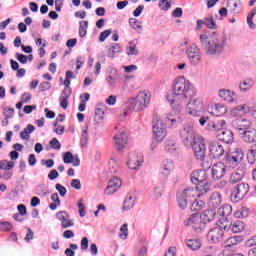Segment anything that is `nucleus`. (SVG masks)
I'll return each instance as SVG.
<instances>
[{
    "instance_id": "obj_1",
    "label": "nucleus",
    "mask_w": 256,
    "mask_h": 256,
    "mask_svg": "<svg viewBox=\"0 0 256 256\" xmlns=\"http://www.w3.org/2000/svg\"><path fill=\"white\" fill-rule=\"evenodd\" d=\"M195 95H197V90L191 85V82L185 80V77H180L174 82L172 93L167 95V101L174 111L181 113L187 99H193Z\"/></svg>"
},
{
    "instance_id": "obj_2",
    "label": "nucleus",
    "mask_w": 256,
    "mask_h": 256,
    "mask_svg": "<svg viewBox=\"0 0 256 256\" xmlns=\"http://www.w3.org/2000/svg\"><path fill=\"white\" fill-rule=\"evenodd\" d=\"M200 43L204 53L209 56L223 55L228 45L227 36L219 32H212L209 36L201 34Z\"/></svg>"
},
{
    "instance_id": "obj_3",
    "label": "nucleus",
    "mask_w": 256,
    "mask_h": 256,
    "mask_svg": "<svg viewBox=\"0 0 256 256\" xmlns=\"http://www.w3.org/2000/svg\"><path fill=\"white\" fill-rule=\"evenodd\" d=\"M151 101V96L147 92H140L136 98H131L124 105L123 115L127 117L130 111H143L149 102Z\"/></svg>"
},
{
    "instance_id": "obj_4",
    "label": "nucleus",
    "mask_w": 256,
    "mask_h": 256,
    "mask_svg": "<svg viewBox=\"0 0 256 256\" xmlns=\"http://www.w3.org/2000/svg\"><path fill=\"white\" fill-rule=\"evenodd\" d=\"M225 120H216L207 124L208 131L215 133L217 139L223 143H233V132L229 129H223L225 127Z\"/></svg>"
},
{
    "instance_id": "obj_5",
    "label": "nucleus",
    "mask_w": 256,
    "mask_h": 256,
    "mask_svg": "<svg viewBox=\"0 0 256 256\" xmlns=\"http://www.w3.org/2000/svg\"><path fill=\"white\" fill-rule=\"evenodd\" d=\"M209 176L205 169L195 170L190 175L191 182L196 185V190L200 195H205L211 191V184H209Z\"/></svg>"
},
{
    "instance_id": "obj_6",
    "label": "nucleus",
    "mask_w": 256,
    "mask_h": 256,
    "mask_svg": "<svg viewBox=\"0 0 256 256\" xmlns=\"http://www.w3.org/2000/svg\"><path fill=\"white\" fill-rule=\"evenodd\" d=\"M197 187H187L181 194L177 196L178 205L180 209H185L188 203H193L195 197H201V192L197 193Z\"/></svg>"
},
{
    "instance_id": "obj_7",
    "label": "nucleus",
    "mask_w": 256,
    "mask_h": 256,
    "mask_svg": "<svg viewBox=\"0 0 256 256\" xmlns=\"http://www.w3.org/2000/svg\"><path fill=\"white\" fill-rule=\"evenodd\" d=\"M152 127L155 141H157V143H161L167 136V129L158 115L153 116Z\"/></svg>"
},
{
    "instance_id": "obj_8",
    "label": "nucleus",
    "mask_w": 256,
    "mask_h": 256,
    "mask_svg": "<svg viewBox=\"0 0 256 256\" xmlns=\"http://www.w3.org/2000/svg\"><path fill=\"white\" fill-rule=\"evenodd\" d=\"M184 225L194 231V233H203V231H205V225L201 222L199 213H194L186 218Z\"/></svg>"
},
{
    "instance_id": "obj_9",
    "label": "nucleus",
    "mask_w": 256,
    "mask_h": 256,
    "mask_svg": "<svg viewBox=\"0 0 256 256\" xmlns=\"http://www.w3.org/2000/svg\"><path fill=\"white\" fill-rule=\"evenodd\" d=\"M192 151L197 161H203L205 159V153L207 148L205 146V140L203 137H195L194 141L191 143Z\"/></svg>"
},
{
    "instance_id": "obj_10",
    "label": "nucleus",
    "mask_w": 256,
    "mask_h": 256,
    "mask_svg": "<svg viewBox=\"0 0 256 256\" xmlns=\"http://www.w3.org/2000/svg\"><path fill=\"white\" fill-rule=\"evenodd\" d=\"M190 101L186 105V111L189 115H193L194 117H199V114L202 111H205V107L203 106V100L196 98H188Z\"/></svg>"
},
{
    "instance_id": "obj_11",
    "label": "nucleus",
    "mask_w": 256,
    "mask_h": 256,
    "mask_svg": "<svg viewBox=\"0 0 256 256\" xmlns=\"http://www.w3.org/2000/svg\"><path fill=\"white\" fill-rule=\"evenodd\" d=\"M247 193H249V184L240 183L234 187L231 193V200L234 201V203H239V201L245 199Z\"/></svg>"
},
{
    "instance_id": "obj_12",
    "label": "nucleus",
    "mask_w": 256,
    "mask_h": 256,
    "mask_svg": "<svg viewBox=\"0 0 256 256\" xmlns=\"http://www.w3.org/2000/svg\"><path fill=\"white\" fill-rule=\"evenodd\" d=\"M180 137L184 141V143H193L195 141V137H201L195 134V127L193 124H185L183 129L180 131Z\"/></svg>"
},
{
    "instance_id": "obj_13",
    "label": "nucleus",
    "mask_w": 256,
    "mask_h": 256,
    "mask_svg": "<svg viewBox=\"0 0 256 256\" xmlns=\"http://www.w3.org/2000/svg\"><path fill=\"white\" fill-rule=\"evenodd\" d=\"M186 55L191 65L197 66L201 63V50L195 44H191L186 49Z\"/></svg>"
},
{
    "instance_id": "obj_14",
    "label": "nucleus",
    "mask_w": 256,
    "mask_h": 256,
    "mask_svg": "<svg viewBox=\"0 0 256 256\" xmlns=\"http://www.w3.org/2000/svg\"><path fill=\"white\" fill-rule=\"evenodd\" d=\"M223 237H225V231H223L221 226L211 228L207 233V240L209 243H221V241H223Z\"/></svg>"
},
{
    "instance_id": "obj_15",
    "label": "nucleus",
    "mask_w": 256,
    "mask_h": 256,
    "mask_svg": "<svg viewBox=\"0 0 256 256\" xmlns=\"http://www.w3.org/2000/svg\"><path fill=\"white\" fill-rule=\"evenodd\" d=\"M252 123L250 120L245 118H235L231 121V126L233 129L238 131L239 135H243L250 127Z\"/></svg>"
},
{
    "instance_id": "obj_16",
    "label": "nucleus",
    "mask_w": 256,
    "mask_h": 256,
    "mask_svg": "<svg viewBox=\"0 0 256 256\" xmlns=\"http://www.w3.org/2000/svg\"><path fill=\"white\" fill-rule=\"evenodd\" d=\"M209 153L212 159H221L225 155V148L219 142H211L209 144Z\"/></svg>"
},
{
    "instance_id": "obj_17",
    "label": "nucleus",
    "mask_w": 256,
    "mask_h": 256,
    "mask_svg": "<svg viewBox=\"0 0 256 256\" xmlns=\"http://www.w3.org/2000/svg\"><path fill=\"white\" fill-rule=\"evenodd\" d=\"M141 163H143V156L137 152H131L128 155V161L127 166L129 169H137L138 167H141Z\"/></svg>"
},
{
    "instance_id": "obj_18",
    "label": "nucleus",
    "mask_w": 256,
    "mask_h": 256,
    "mask_svg": "<svg viewBox=\"0 0 256 256\" xmlns=\"http://www.w3.org/2000/svg\"><path fill=\"white\" fill-rule=\"evenodd\" d=\"M227 171V168L225 167L224 163H216L213 165L212 167V179L214 180H219V179H223V177H225V173Z\"/></svg>"
},
{
    "instance_id": "obj_19",
    "label": "nucleus",
    "mask_w": 256,
    "mask_h": 256,
    "mask_svg": "<svg viewBox=\"0 0 256 256\" xmlns=\"http://www.w3.org/2000/svg\"><path fill=\"white\" fill-rule=\"evenodd\" d=\"M121 187V179L118 177H113L108 182V186L106 187L104 193L106 195H113L116 191H119V188Z\"/></svg>"
},
{
    "instance_id": "obj_20",
    "label": "nucleus",
    "mask_w": 256,
    "mask_h": 256,
    "mask_svg": "<svg viewBox=\"0 0 256 256\" xmlns=\"http://www.w3.org/2000/svg\"><path fill=\"white\" fill-rule=\"evenodd\" d=\"M224 231H231L232 233H242L245 231V223L241 220H234L229 227L225 226Z\"/></svg>"
},
{
    "instance_id": "obj_21",
    "label": "nucleus",
    "mask_w": 256,
    "mask_h": 256,
    "mask_svg": "<svg viewBox=\"0 0 256 256\" xmlns=\"http://www.w3.org/2000/svg\"><path fill=\"white\" fill-rule=\"evenodd\" d=\"M127 133L121 132L114 136L115 145L118 151H123L127 145Z\"/></svg>"
},
{
    "instance_id": "obj_22",
    "label": "nucleus",
    "mask_w": 256,
    "mask_h": 256,
    "mask_svg": "<svg viewBox=\"0 0 256 256\" xmlns=\"http://www.w3.org/2000/svg\"><path fill=\"white\" fill-rule=\"evenodd\" d=\"M200 221L204 225V230L207 229V224L215 220V212L213 210H205L199 214Z\"/></svg>"
},
{
    "instance_id": "obj_23",
    "label": "nucleus",
    "mask_w": 256,
    "mask_h": 256,
    "mask_svg": "<svg viewBox=\"0 0 256 256\" xmlns=\"http://www.w3.org/2000/svg\"><path fill=\"white\" fill-rule=\"evenodd\" d=\"M255 82L251 78H245L239 82V90L241 93H247L253 89Z\"/></svg>"
},
{
    "instance_id": "obj_24",
    "label": "nucleus",
    "mask_w": 256,
    "mask_h": 256,
    "mask_svg": "<svg viewBox=\"0 0 256 256\" xmlns=\"http://www.w3.org/2000/svg\"><path fill=\"white\" fill-rule=\"evenodd\" d=\"M218 95L223 101L226 103H234L235 102V92L231 90L221 89L218 92Z\"/></svg>"
},
{
    "instance_id": "obj_25",
    "label": "nucleus",
    "mask_w": 256,
    "mask_h": 256,
    "mask_svg": "<svg viewBox=\"0 0 256 256\" xmlns=\"http://www.w3.org/2000/svg\"><path fill=\"white\" fill-rule=\"evenodd\" d=\"M243 141L246 143H255L256 141V130L255 128L251 127L246 130L245 132H242L241 134Z\"/></svg>"
},
{
    "instance_id": "obj_26",
    "label": "nucleus",
    "mask_w": 256,
    "mask_h": 256,
    "mask_svg": "<svg viewBox=\"0 0 256 256\" xmlns=\"http://www.w3.org/2000/svg\"><path fill=\"white\" fill-rule=\"evenodd\" d=\"M71 89H64L59 97V101H60V107H62V109H67V107H69V97H71Z\"/></svg>"
},
{
    "instance_id": "obj_27",
    "label": "nucleus",
    "mask_w": 256,
    "mask_h": 256,
    "mask_svg": "<svg viewBox=\"0 0 256 256\" xmlns=\"http://www.w3.org/2000/svg\"><path fill=\"white\" fill-rule=\"evenodd\" d=\"M173 169H175V166L173 165V161L165 160L162 163V166L160 168V173L164 177H169V175H171V171H173Z\"/></svg>"
},
{
    "instance_id": "obj_28",
    "label": "nucleus",
    "mask_w": 256,
    "mask_h": 256,
    "mask_svg": "<svg viewBox=\"0 0 256 256\" xmlns=\"http://www.w3.org/2000/svg\"><path fill=\"white\" fill-rule=\"evenodd\" d=\"M221 203H222L221 193L213 192L210 196L209 207H212V209H217V207H219Z\"/></svg>"
},
{
    "instance_id": "obj_29",
    "label": "nucleus",
    "mask_w": 256,
    "mask_h": 256,
    "mask_svg": "<svg viewBox=\"0 0 256 256\" xmlns=\"http://www.w3.org/2000/svg\"><path fill=\"white\" fill-rule=\"evenodd\" d=\"M202 25H206L208 29H217V23L213 19V16L204 20H197V28L199 29Z\"/></svg>"
},
{
    "instance_id": "obj_30",
    "label": "nucleus",
    "mask_w": 256,
    "mask_h": 256,
    "mask_svg": "<svg viewBox=\"0 0 256 256\" xmlns=\"http://www.w3.org/2000/svg\"><path fill=\"white\" fill-rule=\"evenodd\" d=\"M117 79H119V73L115 68H110L109 75L106 79L109 87H115V83H117Z\"/></svg>"
},
{
    "instance_id": "obj_31",
    "label": "nucleus",
    "mask_w": 256,
    "mask_h": 256,
    "mask_svg": "<svg viewBox=\"0 0 256 256\" xmlns=\"http://www.w3.org/2000/svg\"><path fill=\"white\" fill-rule=\"evenodd\" d=\"M239 243H243V236L241 235L232 236L224 242V247H227V248L234 247V245H239Z\"/></svg>"
},
{
    "instance_id": "obj_32",
    "label": "nucleus",
    "mask_w": 256,
    "mask_h": 256,
    "mask_svg": "<svg viewBox=\"0 0 256 256\" xmlns=\"http://www.w3.org/2000/svg\"><path fill=\"white\" fill-rule=\"evenodd\" d=\"M165 124L168 125V127H177L179 123H183V120L181 117H175L173 115H167L164 118Z\"/></svg>"
},
{
    "instance_id": "obj_33",
    "label": "nucleus",
    "mask_w": 256,
    "mask_h": 256,
    "mask_svg": "<svg viewBox=\"0 0 256 256\" xmlns=\"http://www.w3.org/2000/svg\"><path fill=\"white\" fill-rule=\"evenodd\" d=\"M126 55L129 57H133V55H139V49H137L136 40L129 42L128 47L126 48Z\"/></svg>"
},
{
    "instance_id": "obj_34",
    "label": "nucleus",
    "mask_w": 256,
    "mask_h": 256,
    "mask_svg": "<svg viewBox=\"0 0 256 256\" xmlns=\"http://www.w3.org/2000/svg\"><path fill=\"white\" fill-rule=\"evenodd\" d=\"M135 206V197H133V195L128 194L124 200L123 203V211H129L130 209H133V207Z\"/></svg>"
},
{
    "instance_id": "obj_35",
    "label": "nucleus",
    "mask_w": 256,
    "mask_h": 256,
    "mask_svg": "<svg viewBox=\"0 0 256 256\" xmlns=\"http://www.w3.org/2000/svg\"><path fill=\"white\" fill-rule=\"evenodd\" d=\"M35 131V126L32 124H28L26 128H24L23 131L20 132V138L23 139V141H29L30 134Z\"/></svg>"
},
{
    "instance_id": "obj_36",
    "label": "nucleus",
    "mask_w": 256,
    "mask_h": 256,
    "mask_svg": "<svg viewBox=\"0 0 256 256\" xmlns=\"http://www.w3.org/2000/svg\"><path fill=\"white\" fill-rule=\"evenodd\" d=\"M231 213H233V208L231 207V205L228 204L222 205L217 211V214L220 217H229Z\"/></svg>"
},
{
    "instance_id": "obj_37",
    "label": "nucleus",
    "mask_w": 256,
    "mask_h": 256,
    "mask_svg": "<svg viewBox=\"0 0 256 256\" xmlns=\"http://www.w3.org/2000/svg\"><path fill=\"white\" fill-rule=\"evenodd\" d=\"M224 163H225V165H227V167L235 168V167H237V164L241 163V162L239 160H237V158L231 153V154L226 155Z\"/></svg>"
},
{
    "instance_id": "obj_38",
    "label": "nucleus",
    "mask_w": 256,
    "mask_h": 256,
    "mask_svg": "<svg viewBox=\"0 0 256 256\" xmlns=\"http://www.w3.org/2000/svg\"><path fill=\"white\" fill-rule=\"evenodd\" d=\"M204 208H205V201L203 200L195 199L190 203L191 211H201V209H204Z\"/></svg>"
},
{
    "instance_id": "obj_39",
    "label": "nucleus",
    "mask_w": 256,
    "mask_h": 256,
    "mask_svg": "<svg viewBox=\"0 0 256 256\" xmlns=\"http://www.w3.org/2000/svg\"><path fill=\"white\" fill-rule=\"evenodd\" d=\"M186 245L188 249H191L192 251H198V249H201V240L191 239L186 241Z\"/></svg>"
},
{
    "instance_id": "obj_40",
    "label": "nucleus",
    "mask_w": 256,
    "mask_h": 256,
    "mask_svg": "<svg viewBox=\"0 0 256 256\" xmlns=\"http://www.w3.org/2000/svg\"><path fill=\"white\" fill-rule=\"evenodd\" d=\"M51 201H53V203L49 204V209H51V211H55V209H57V207L61 205V199H59V194L53 193L51 195Z\"/></svg>"
},
{
    "instance_id": "obj_41",
    "label": "nucleus",
    "mask_w": 256,
    "mask_h": 256,
    "mask_svg": "<svg viewBox=\"0 0 256 256\" xmlns=\"http://www.w3.org/2000/svg\"><path fill=\"white\" fill-rule=\"evenodd\" d=\"M129 25L134 29V31H137V33L143 32V26H141V22H139L137 18H130Z\"/></svg>"
},
{
    "instance_id": "obj_42",
    "label": "nucleus",
    "mask_w": 256,
    "mask_h": 256,
    "mask_svg": "<svg viewBox=\"0 0 256 256\" xmlns=\"http://www.w3.org/2000/svg\"><path fill=\"white\" fill-rule=\"evenodd\" d=\"M89 127L86 128L81 133L80 145L81 147H87V143H89Z\"/></svg>"
},
{
    "instance_id": "obj_43",
    "label": "nucleus",
    "mask_w": 256,
    "mask_h": 256,
    "mask_svg": "<svg viewBox=\"0 0 256 256\" xmlns=\"http://www.w3.org/2000/svg\"><path fill=\"white\" fill-rule=\"evenodd\" d=\"M89 28V21H80L79 23V36L81 38L85 37L87 35V29Z\"/></svg>"
},
{
    "instance_id": "obj_44",
    "label": "nucleus",
    "mask_w": 256,
    "mask_h": 256,
    "mask_svg": "<svg viewBox=\"0 0 256 256\" xmlns=\"http://www.w3.org/2000/svg\"><path fill=\"white\" fill-rule=\"evenodd\" d=\"M251 107L247 104L238 105L233 109V113H240V115L250 113Z\"/></svg>"
},
{
    "instance_id": "obj_45",
    "label": "nucleus",
    "mask_w": 256,
    "mask_h": 256,
    "mask_svg": "<svg viewBox=\"0 0 256 256\" xmlns=\"http://www.w3.org/2000/svg\"><path fill=\"white\" fill-rule=\"evenodd\" d=\"M165 150L168 153H175V151H177V142H175L174 140H166Z\"/></svg>"
},
{
    "instance_id": "obj_46",
    "label": "nucleus",
    "mask_w": 256,
    "mask_h": 256,
    "mask_svg": "<svg viewBox=\"0 0 256 256\" xmlns=\"http://www.w3.org/2000/svg\"><path fill=\"white\" fill-rule=\"evenodd\" d=\"M247 158H248V163H250V165H253V163H255V161H256V144L253 145L252 148L250 149V151L248 152Z\"/></svg>"
},
{
    "instance_id": "obj_47",
    "label": "nucleus",
    "mask_w": 256,
    "mask_h": 256,
    "mask_svg": "<svg viewBox=\"0 0 256 256\" xmlns=\"http://www.w3.org/2000/svg\"><path fill=\"white\" fill-rule=\"evenodd\" d=\"M214 113L216 117H221L222 115H225V113H227V107H225L223 104H217L215 106Z\"/></svg>"
},
{
    "instance_id": "obj_48",
    "label": "nucleus",
    "mask_w": 256,
    "mask_h": 256,
    "mask_svg": "<svg viewBox=\"0 0 256 256\" xmlns=\"http://www.w3.org/2000/svg\"><path fill=\"white\" fill-rule=\"evenodd\" d=\"M256 15V8H252L250 13L247 16V24L249 25L250 29H255L256 25L253 23V18Z\"/></svg>"
},
{
    "instance_id": "obj_49",
    "label": "nucleus",
    "mask_w": 256,
    "mask_h": 256,
    "mask_svg": "<svg viewBox=\"0 0 256 256\" xmlns=\"http://www.w3.org/2000/svg\"><path fill=\"white\" fill-rule=\"evenodd\" d=\"M79 249V246L77 244H70L69 248L65 250V255L66 256H75V251Z\"/></svg>"
},
{
    "instance_id": "obj_50",
    "label": "nucleus",
    "mask_w": 256,
    "mask_h": 256,
    "mask_svg": "<svg viewBox=\"0 0 256 256\" xmlns=\"http://www.w3.org/2000/svg\"><path fill=\"white\" fill-rule=\"evenodd\" d=\"M243 177L244 176L239 174V172L235 171L230 176V183H232V184L239 183V181H241L243 179Z\"/></svg>"
},
{
    "instance_id": "obj_51",
    "label": "nucleus",
    "mask_w": 256,
    "mask_h": 256,
    "mask_svg": "<svg viewBox=\"0 0 256 256\" xmlns=\"http://www.w3.org/2000/svg\"><path fill=\"white\" fill-rule=\"evenodd\" d=\"M234 157L236 158L237 161L240 163L243 161L245 154L243 153V150L241 148H236L234 152H232Z\"/></svg>"
},
{
    "instance_id": "obj_52",
    "label": "nucleus",
    "mask_w": 256,
    "mask_h": 256,
    "mask_svg": "<svg viewBox=\"0 0 256 256\" xmlns=\"http://www.w3.org/2000/svg\"><path fill=\"white\" fill-rule=\"evenodd\" d=\"M71 79H73V71L68 70L66 71V78L64 80V89H71L69 88V86L71 85Z\"/></svg>"
},
{
    "instance_id": "obj_53",
    "label": "nucleus",
    "mask_w": 256,
    "mask_h": 256,
    "mask_svg": "<svg viewBox=\"0 0 256 256\" xmlns=\"http://www.w3.org/2000/svg\"><path fill=\"white\" fill-rule=\"evenodd\" d=\"M103 115H105V112L101 108H96L95 109L94 121L96 123H99L100 121H103Z\"/></svg>"
},
{
    "instance_id": "obj_54",
    "label": "nucleus",
    "mask_w": 256,
    "mask_h": 256,
    "mask_svg": "<svg viewBox=\"0 0 256 256\" xmlns=\"http://www.w3.org/2000/svg\"><path fill=\"white\" fill-rule=\"evenodd\" d=\"M13 230V224L10 222L4 221L0 222V231H12Z\"/></svg>"
},
{
    "instance_id": "obj_55",
    "label": "nucleus",
    "mask_w": 256,
    "mask_h": 256,
    "mask_svg": "<svg viewBox=\"0 0 256 256\" xmlns=\"http://www.w3.org/2000/svg\"><path fill=\"white\" fill-rule=\"evenodd\" d=\"M120 49L121 47L119 46V44H114L108 50V57H112V58L115 57V53H119Z\"/></svg>"
},
{
    "instance_id": "obj_56",
    "label": "nucleus",
    "mask_w": 256,
    "mask_h": 256,
    "mask_svg": "<svg viewBox=\"0 0 256 256\" xmlns=\"http://www.w3.org/2000/svg\"><path fill=\"white\" fill-rule=\"evenodd\" d=\"M128 235H129V229L127 228V223H125L120 228L119 237H121L122 239H127Z\"/></svg>"
},
{
    "instance_id": "obj_57",
    "label": "nucleus",
    "mask_w": 256,
    "mask_h": 256,
    "mask_svg": "<svg viewBox=\"0 0 256 256\" xmlns=\"http://www.w3.org/2000/svg\"><path fill=\"white\" fill-rule=\"evenodd\" d=\"M73 159H74L73 153L66 152L63 154V162L66 163L67 165L73 163Z\"/></svg>"
},
{
    "instance_id": "obj_58",
    "label": "nucleus",
    "mask_w": 256,
    "mask_h": 256,
    "mask_svg": "<svg viewBox=\"0 0 256 256\" xmlns=\"http://www.w3.org/2000/svg\"><path fill=\"white\" fill-rule=\"evenodd\" d=\"M159 7L162 9V11H169L171 8V3H169V0H160Z\"/></svg>"
},
{
    "instance_id": "obj_59",
    "label": "nucleus",
    "mask_w": 256,
    "mask_h": 256,
    "mask_svg": "<svg viewBox=\"0 0 256 256\" xmlns=\"http://www.w3.org/2000/svg\"><path fill=\"white\" fill-rule=\"evenodd\" d=\"M49 145L52 149H56V151L61 149V142H59L57 138H52V140L49 142Z\"/></svg>"
},
{
    "instance_id": "obj_60",
    "label": "nucleus",
    "mask_w": 256,
    "mask_h": 256,
    "mask_svg": "<svg viewBox=\"0 0 256 256\" xmlns=\"http://www.w3.org/2000/svg\"><path fill=\"white\" fill-rule=\"evenodd\" d=\"M3 115L6 117V119H13V117L15 116V109L5 108Z\"/></svg>"
},
{
    "instance_id": "obj_61",
    "label": "nucleus",
    "mask_w": 256,
    "mask_h": 256,
    "mask_svg": "<svg viewBox=\"0 0 256 256\" xmlns=\"http://www.w3.org/2000/svg\"><path fill=\"white\" fill-rule=\"evenodd\" d=\"M57 219L61 221V223L67 221L69 219V214H67L65 211H60L56 214Z\"/></svg>"
},
{
    "instance_id": "obj_62",
    "label": "nucleus",
    "mask_w": 256,
    "mask_h": 256,
    "mask_svg": "<svg viewBox=\"0 0 256 256\" xmlns=\"http://www.w3.org/2000/svg\"><path fill=\"white\" fill-rule=\"evenodd\" d=\"M56 190L58 191L60 197H65V195H67V188L61 184H56Z\"/></svg>"
},
{
    "instance_id": "obj_63",
    "label": "nucleus",
    "mask_w": 256,
    "mask_h": 256,
    "mask_svg": "<svg viewBox=\"0 0 256 256\" xmlns=\"http://www.w3.org/2000/svg\"><path fill=\"white\" fill-rule=\"evenodd\" d=\"M49 89H51V84L49 82H42L39 85V91H41V93H44V91H49Z\"/></svg>"
},
{
    "instance_id": "obj_64",
    "label": "nucleus",
    "mask_w": 256,
    "mask_h": 256,
    "mask_svg": "<svg viewBox=\"0 0 256 256\" xmlns=\"http://www.w3.org/2000/svg\"><path fill=\"white\" fill-rule=\"evenodd\" d=\"M109 35H111V30H104L103 32H101L99 36V42L103 43V41H105V39H107Z\"/></svg>"
}]
</instances>
